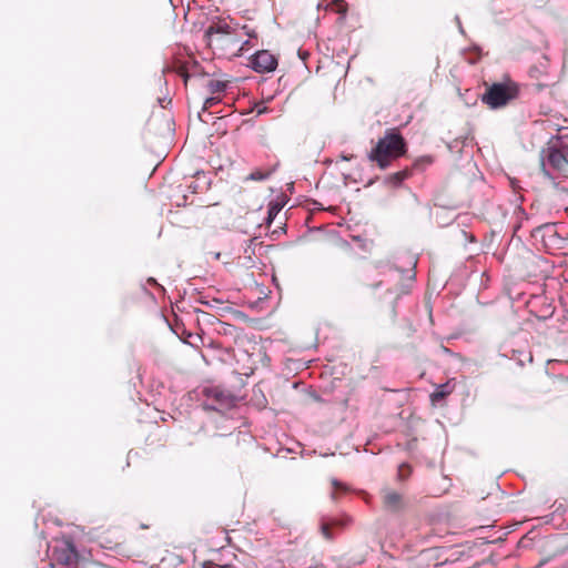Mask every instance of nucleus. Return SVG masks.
<instances>
[{"label":"nucleus","mask_w":568,"mask_h":568,"mask_svg":"<svg viewBox=\"0 0 568 568\" xmlns=\"http://www.w3.org/2000/svg\"><path fill=\"white\" fill-rule=\"evenodd\" d=\"M405 153V141L397 133L386 134L379 139L376 146L369 153V159L377 162L381 169L388 166L390 160L399 158Z\"/></svg>","instance_id":"f257e3e1"},{"label":"nucleus","mask_w":568,"mask_h":568,"mask_svg":"<svg viewBox=\"0 0 568 568\" xmlns=\"http://www.w3.org/2000/svg\"><path fill=\"white\" fill-rule=\"evenodd\" d=\"M541 170L551 180L568 176V158L561 150L548 145L540 153Z\"/></svg>","instance_id":"f03ea898"},{"label":"nucleus","mask_w":568,"mask_h":568,"mask_svg":"<svg viewBox=\"0 0 568 568\" xmlns=\"http://www.w3.org/2000/svg\"><path fill=\"white\" fill-rule=\"evenodd\" d=\"M205 36L211 43L216 41L217 43L232 44L237 51H243L244 45L248 43V40L242 41L231 21L226 19L213 21L205 30Z\"/></svg>","instance_id":"7ed1b4c3"},{"label":"nucleus","mask_w":568,"mask_h":568,"mask_svg":"<svg viewBox=\"0 0 568 568\" xmlns=\"http://www.w3.org/2000/svg\"><path fill=\"white\" fill-rule=\"evenodd\" d=\"M518 95V87L515 83H494L483 95L481 101L490 109L505 106Z\"/></svg>","instance_id":"20e7f679"},{"label":"nucleus","mask_w":568,"mask_h":568,"mask_svg":"<svg viewBox=\"0 0 568 568\" xmlns=\"http://www.w3.org/2000/svg\"><path fill=\"white\" fill-rule=\"evenodd\" d=\"M250 65L257 73H268L276 69L277 59L270 51L261 50L252 55Z\"/></svg>","instance_id":"39448f33"},{"label":"nucleus","mask_w":568,"mask_h":568,"mask_svg":"<svg viewBox=\"0 0 568 568\" xmlns=\"http://www.w3.org/2000/svg\"><path fill=\"white\" fill-rule=\"evenodd\" d=\"M77 559L75 548L71 542L64 541L60 546H55L52 550V562L57 567L71 566Z\"/></svg>","instance_id":"423d86ee"},{"label":"nucleus","mask_w":568,"mask_h":568,"mask_svg":"<svg viewBox=\"0 0 568 568\" xmlns=\"http://www.w3.org/2000/svg\"><path fill=\"white\" fill-rule=\"evenodd\" d=\"M277 164H274L272 166H268L266 169H256L252 171L247 176L246 181H254V182H261L267 180L275 171H276Z\"/></svg>","instance_id":"0eeeda50"},{"label":"nucleus","mask_w":568,"mask_h":568,"mask_svg":"<svg viewBox=\"0 0 568 568\" xmlns=\"http://www.w3.org/2000/svg\"><path fill=\"white\" fill-rule=\"evenodd\" d=\"M384 505L389 510H398L403 506L402 496L396 491H386L384 495Z\"/></svg>","instance_id":"6e6552de"},{"label":"nucleus","mask_w":568,"mask_h":568,"mask_svg":"<svg viewBox=\"0 0 568 568\" xmlns=\"http://www.w3.org/2000/svg\"><path fill=\"white\" fill-rule=\"evenodd\" d=\"M349 519L346 520H338V519H332L331 523H322L321 530L324 537L328 540L333 539V535L329 530L331 526H344L346 523H348Z\"/></svg>","instance_id":"1a4fd4ad"},{"label":"nucleus","mask_w":568,"mask_h":568,"mask_svg":"<svg viewBox=\"0 0 568 568\" xmlns=\"http://www.w3.org/2000/svg\"><path fill=\"white\" fill-rule=\"evenodd\" d=\"M226 82L212 80L207 83V90L212 95H221L226 90Z\"/></svg>","instance_id":"9d476101"},{"label":"nucleus","mask_w":568,"mask_h":568,"mask_svg":"<svg viewBox=\"0 0 568 568\" xmlns=\"http://www.w3.org/2000/svg\"><path fill=\"white\" fill-rule=\"evenodd\" d=\"M282 210V205L276 202H272L268 205L266 223L270 225L274 219L278 215Z\"/></svg>","instance_id":"9b49d317"},{"label":"nucleus","mask_w":568,"mask_h":568,"mask_svg":"<svg viewBox=\"0 0 568 568\" xmlns=\"http://www.w3.org/2000/svg\"><path fill=\"white\" fill-rule=\"evenodd\" d=\"M448 394H450V388L448 384H442L439 385L436 390L432 394V399L439 400L446 397Z\"/></svg>","instance_id":"f8f14e48"},{"label":"nucleus","mask_w":568,"mask_h":568,"mask_svg":"<svg viewBox=\"0 0 568 568\" xmlns=\"http://www.w3.org/2000/svg\"><path fill=\"white\" fill-rule=\"evenodd\" d=\"M221 101H222V95H211V97L206 98L203 103L202 112L209 111L214 105L221 103Z\"/></svg>","instance_id":"ddd939ff"},{"label":"nucleus","mask_w":568,"mask_h":568,"mask_svg":"<svg viewBox=\"0 0 568 568\" xmlns=\"http://www.w3.org/2000/svg\"><path fill=\"white\" fill-rule=\"evenodd\" d=\"M332 486L335 490L348 491L347 485L336 478L332 479Z\"/></svg>","instance_id":"4468645a"},{"label":"nucleus","mask_w":568,"mask_h":568,"mask_svg":"<svg viewBox=\"0 0 568 568\" xmlns=\"http://www.w3.org/2000/svg\"><path fill=\"white\" fill-rule=\"evenodd\" d=\"M409 175L408 171H400V172H397L395 175H394V179L397 181V182H403L405 179H407Z\"/></svg>","instance_id":"2eb2a0df"},{"label":"nucleus","mask_w":568,"mask_h":568,"mask_svg":"<svg viewBox=\"0 0 568 568\" xmlns=\"http://www.w3.org/2000/svg\"><path fill=\"white\" fill-rule=\"evenodd\" d=\"M317 8L318 9H327L328 8V3L326 2V0H320L318 3H317Z\"/></svg>","instance_id":"dca6fc26"},{"label":"nucleus","mask_w":568,"mask_h":568,"mask_svg":"<svg viewBox=\"0 0 568 568\" xmlns=\"http://www.w3.org/2000/svg\"><path fill=\"white\" fill-rule=\"evenodd\" d=\"M266 111H267V109L265 106H263V108L258 106L257 110H256L258 115L265 113Z\"/></svg>","instance_id":"f3484780"},{"label":"nucleus","mask_w":568,"mask_h":568,"mask_svg":"<svg viewBox=\"0 0 568 568\" xmlns=\"http://www.w3.org/2000/svg\"><path fill=\"white\" fill-rule=\"evenodd\" d=\"M456 21H457V23H458L459 31L463 33V32H464V29H463V27H462V23H460L459 17H456Z\"/></svg>","instance_id":"a211bd4d"},{"label":"nucleus","mask_w":568,"mask_h":568,"mask_svg":"<svg viewBox=\"0 0 568 568\" xmlns=\"http://www.w3.org/2000/svg\"><path fill=\"white\" fill-rule=\"evenodd\" d=\"M342 8V1H337V10H341Z\"/></svg>","instance_id":"6ab92c4d"},{"label":"nucleus","mask_w":568,"mask_h":568,"mask_svg":"<svg viewBox=\"0 0 568 568\" xmlns=\"http://www.w3.org/2000/svg\"><path fill=\"white\" fill-rule=\"evenodd\" d=\"M331 497H332V499H336V493H335V491H333V493L331 494Z\"/></svg>","instance_id":"aec40b11"},{"label":"nucleus","mask_w":568,"mask_h":568,"mask_svg":"<svg viewBox=\"0 0 568 568\" xmlns=\"http://www.w3.org/2000/svg\"><path fill=\"white\" fill-rule=\"evenodd\" d=\"M342 159L345 161L349 160V158L347 155H343Z\"/></svg>","instance_id":"412c9836"},{"label":"nucleus","mask_w":568,"mask_h":568,"mask_svg":"<svg viewBox=\"0 0 568 568\" xmlns=\"http://www.w3.org/2000/svg\"><path fill=\"white\" fill-rule=\"evenodd\" d=\"M404 467H405V466H402V467L399 468V475H402V471H403Z\"/></svg>","instance_id":"4be33fe9"}]
</instances>
